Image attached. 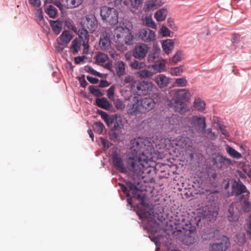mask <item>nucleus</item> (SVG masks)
<instances>
[{
	"instance_id": "1",
	"label": "nucleus",
	"mask_w": 251,
	"mask_h": 251,
	"mask_svg": "<svg viewBox=\"0 0 251 251\" xmlns=\"http://www.w3.org/2000/svg\"><path fill=\"white\" fill-rule=\"evenodd\" d=\"M152 145L148 140L138 138L131 141L129 156L127 159L128 170L136 176H141L151 166Z\"/></svg>"
},
{
	"instance_id": "2",
	"label": "nucleus",
	"mask_w": 251,
	"mask_h": 251,
	"mask_svg": "<svg viewBox=\"0 0 251 251\" xmlns=\"http://www.w3.org/2000/svg\"><path fill=\"white\" fill-rule=\"evenodd\" d=\"M232 189L228 191V196H239L238 200L228 207L226 217L230 222H236L242 212L251 211V202L249 201L250 192L240 180L233 181Z\"/></svg>"
},
{
	"instance_id": "3",
	"label": "nucleus",
	"mask_w": 251,
	"mask_h": 251,
	"mask_svg": "<svg viewBox=\"0 0 251 251\" xmlns=\"http://www.w3.org/2000/svg\"><path fill=\"white\" fill-rule=\"evenodd\" d=\"M218 211L216 208L211 206H206L201 209H200L197 212L196 216L194 218V221L192 219L190 220L189 218L185 213H177L175 216V220L177 222V224L180 225L183 227L184 226H189L192 224L199 225V223L201 219L207 218L209 221L214 220L217 217Z\"/></svg>"
},
{
	"instance_id": "4",
	"label": "nucleus",
	"mask_w": 251,
	"mask_h": 251,
	"mask_svg": "<svg viewBox=\"0 0 251 251\" xmlns=\"http://www.w3.org/2000/svg\"><path fill=\"white\" fill-rule=\"evenodd\" d=\"M133 36L127 28H117L114 35L115 45L118 50L124 51L126 50V45L133 44Z\"/></svg>"
},
{
	"instance_id": "5",
	"label": "nucleus",
	"mask_w": 251,
	"mask_h": 251,
	"mask_svg": "<svg viewBox=\"0 0 251 251\" xmlns=\"http://www.w3.org/2000/svg\"><path fill=\"white\" fill-rule=\"evenodd\" d=\"M100 15L103 22L110 25H115L118 23V13L114 8L102 6L100 8Z\"/></svg>"
},
{
	"instance_id": "6",
	"label": "nucleus",
	"mask_w": 251,
	"mask_h": 251,
	"mask_svg": "<svg viewBox=\"0 0 251 251\" xmlns=\"http://www.w3.org/2000/svg\"><path fill=\"white\" fill-rule=\"evenodd\" d=\"M188 131L192 134L203 132L206 127L205 119L203 116H193L189 121Z\"/></svg>"
},
{
	"instance_id": "7",
	"label": "nucleus",
	"mask_w": 251,
	"mask_h": 251,
	"mask_svg": "<svg viewBox=\"0 0 251 251\" xmlns=\"http://www.w3.org/2000/svg\"><path fill=\"white\" fill-rule=\"evenodd\" d=\"M170 146L172 148L176 149H187L192 146V142L189 138L179 136L176 139L174 140H170Z\"/></svg>"
},
{
	"instance_id": "8",
	"label": "nucleus",
	"mask_w": 251,
	"mask_h": 251,
	"mask_svg": "<svg viewBox=\"0 0 251 251\" xmlns=\"http://www.w3.org/2000/svg\"><path fill=\"white\" fill-rule=\"evenodd\" d=\"M212 162L214 165L219 169L224 170L232 165V161L230 159L227 158L220 154H217L213 158Z\"/></svg>"
},
{
	"instance_id": "9",
	"label": "nucleus",
	"mask_w": 251,
	"mask_h": 251,
	"mask_svg": "<svg viewBox=\"0 0 251 251\" xmlns=\"http://www.w3.org/2000/svg\"><path fill=\"white\" fill-rule=\"evenodd\" d=\"M83 27L87 28L91 33L95 32L98 27V21L93 15H88L85 16L81 21Z\"/></svg>"
},
{
	"instance_id": "10",
	"label": "nucleus",
	"mask_w": 251,
	"mask_h": 251,
	"mask_svg": "<svg viewBox=\"0 0 251 251\" xmlns=\"http://www.w3.org/2000/svg\"><path fill=\"white\" fill-rule=\"evenodd\" d=\"M229 245V239L226 236H223L218 242L212 244L209 250L210 251H226Z\"/></svg>"
},
{
	"instance_id": "11",
	"label": "nucleus",
	"mask_w": 251,
	"mask_h": 251,
	"mask_svg": "<svg viewBox=\"0 0 251 251\" xmlns=\"http://www.w3.org/2000/svg\"><path fill=\"white\" fill-rule=\"evenodd\" d=\"M149 47L146 44L140 43L135 45L132 51V55L135 58L142 60L146 57Z\"/></svg>"
},
{
	"instance_id": "12",
	"label": "nucleus",
	"mask_w": 251,
	"mask_h": 251,
	"mask_svg": "<svg viewBox=\"0 0 251 251\" xmlns=\"http://www.w3.org/2000/svg\"><path fill=\"white\" fill-rule=\"evenodd\" d=\"M139 37L146 43L153 42L156 39L155 32L147 28H143L139 31Z\"/></svg>"
},
{
	"instance_id": "13",
	"label": "nucleus",
	"mask_w": 251,
	"mask_h": 251,
	"mask_svg": "<svg viewBox=\"0 0 251 251\" xmlns=\"http://www.w3.org/2000/svg\"><path fill=\"white\" fill-rule=\"evenodd\" d=\"M153 85L151 82L142 81L136 85L137 93L138 95H146L150 94L152 90Z\"/></svg>"
},
{
	"instance_id": "14",
	"label": "nucleus",
	"mask_w": 251,
	"mask_h": 251,
	"mask_svg": "<svg viewBox=\"0 0 251 251\" xmlns=\"http://www.w3.org/2000/svg\"><path fill=\"white\" fill-rule=\"evenodd\" d=\"M112 159L113 166L115 168L121 173L127 172V167L124 166L123 161L121 157V155L115 151L112 153Z\"/></svg>"
},
{
	"instance_id": "15",
	"label": "nucleus",
	"mask_w": 251,
	"mask_h": 251,
	"mask_svg": "<svg viewBox=\"0 0 251 251\" xmlns=\"http://www.w3.org/2000/svg\"><path fill=\"white\" fill-rule=\"evenodd\" d=\"M96 63L106 69H109L112 67V62L108 55L104 53H99L95 57Z\"/></svg>"
},
{
	"instance_id": "16",
	"label": "nucleus",
	"mask_w": 251,
	"mask_h": 251,
	"mask_svg": "<svg viewBox=\"0 0 251 251\" xmlns=\"http://www.w3.org/2000/svg\"><path fill=\"white\" fill-rule=\"evenodd\" d=\"M168 105L173 107L175 111L181 114L185 113L188 110L184 101L177 100H172L168 101Z\"/></svg>"
},
{
	"instance_id": "17",
	"label": "nucleus",
	"mask_w": 251,
	"mask_h": 251,
	"mask_svg": "<svg viewBox=\"0 0 251 251\" xmlns=\"http://www.w3.org/2000/svg\"><path fill=\"white\" fill-rule=\"evenodd\" d=\"M198 238L196 229L195 228H193L186 231L182 242L184 244L189 245L196 242Z\"/></svg>"
},
{
	"instance_id": "18",
	"label": "nucleus",
	"mask_w": 251,
	"mask_h": 251,
	"mask_svg": "<svg viewBox=\"0 0 251 251\" xmlns=\"http://www.w3.org/2000/svg\"><path fill=\"white\" fill-rule=\"evenodd\" d=\"M141 107L139 100L134 97L132 100V102L130 101V103L127 105V112L132 115L143 113Z\"/></svg>"
},
{
	"instance_id": "19",
	"label": "nucleus",
	"mask_w": 251,
	"mask_h": 251,
	"mask_svg": "<svg viewBox=\"0 0 251 251\" xmlns=\"http://www.w3.org/2000/svg\"><path fill=\"white\" fill-rule=\"evenodd\" d=\"M140 106L143 113L152 110L155 105V102L151 98H144L139 100Z\"/></svg>"
},
{
	"instance_id": "20",
	"label": "nucleus",
	"mask_w": 251,
	"mask_h": 251,
	"mask_svg": "<svg viewBox=\"0 0 251 251\" xmlns=\"http://www.w3.org/2000/svg\"><path fill=\"white\" fill-rule=\"evenodd\" d=\"M127 187L129 188V191H132V197L139 200L140 204L145 207V196L139 194V190L136 185L130 183L127 184Z\"/></svg>"
},
{
	"instance_id": "21",
	"label": "nucleus",
	"mask_w": 251,
	"mask_h": 251,
	"mask_svg": "<svg viewBox=\"0 0 251 251\" xmlns=\"http://www.w3.org/2000/svg\"><path fill=\"white\" fill-rule=\"evenodd\" d=\"M99 45L101 49L103 50H108L111 47V41L108 34L105 32L100 35Z\"/></svg>"
},
{
	"instance_id": "22",
	"label": "nucleus",
	"mask_w": 251,
	"mask_h": 251,
	"mask_svg": "<svg viewBox=\"0 0 251 251\" xmlns=\"http://www.w3.org/2000/svg\"><path fill=\"white\" fill-rule=\"evenodd\" d=\"M77 35L82 42L84 50L89 47V35L85 28L83 27L78 29Z\"/></svg>"
},
{
	"instance_id": "23",
	"label": "nucleus",
	"mask_w": 251,
	"mask_h": 251,
	"mask_svg": "<svg viewBox=\"0 0 251 251\" xmlns=\"http://www.w3.org/2000/svg\"><path fill=\"white\" fill-rule=\"evenodd\" d=\"M189 96L190 93L189 91L185 89H178L174 94V97L176 100L183 101L188 100Z\"/></svg>"
},
{
	"instance_id": "24",
	"label": "nucleus",
	"mask_w": 251,
	"mask_h": 251,
	"mask_svg": "<svg viewBox=\"0 0 251 251\" xmlns=\"http://www.w3.org/2000/svg\"><path fill=\"white\" fill-rule=\"evenodd\" d=\"M143 0H126L124 3L125 5L129 7L130 10L133 12H135L140 7L143 3Z\"/></svg>"
},
{
	"instance_id": "25",
	"label": "nucleus",
	"mask_w": 251,
	"mask_h": 251,
	"mask_svg": "<svg viewBox=\"0 0 251 251\" xmlns=\"http://www.w3.org/2000/svg\"><path fill=\"white\" fill-rule=\"evenodd\" d=\"M155 82L159 87L164 88L169 83V79L163 75H159L155 79Z\"/></svg>"
},
{
	"instance_id": "26",
	"label": "nucleus",
	"mask_w": 251,
	"mask_h": 251,
	"mask_svg": "<svg viewBox=\"0 0 251 251\" xmlns=\"http://www.w3.org/2000/svg\"><path fill=\"white\" fill-rule=\"evenodd\" d=\"M60 40L63 44H68L73 38V35L69 30H64L60 36Z\"/></svg>"
},
{
	"instance_id": "27",
	"label": "nucleus",
	"mask_w": 251,
	"mask_h": 251,
	"mask_svg": "<svg viewBox=\"0 0 251 251\" xmlns=\"http://www.w3.org/2000/svg\"><path fill=\"white\" fill-rule=\"evenodd\" d=\"M115 70L118 76L123 75L125 74V64L122 61H119L115 64Z\"/></svg>"
},
{
	"instance_id": "28",
	"label": "nucleus",
	"mask_w": 251,
	"mask_h": 251,
	"mask_svg": "<svg viewBox=\"0 0 251 251\" xmlns=\"http://www.w3.org/2000/svg\"><path fill=\"white\" fill-rule=\"evenodd\" d=\"M81 43L77 39H74L71 44L70 50L74 55L76 54L81 48Z\"/></svg>"
},
{
	"instance_id": "29",
	"label": "nucleus",
	"mask_w": 251,
	"mask_h": 251,
	"mask_svg": "<svg viewBox=\"0 0 251 251\" xmlns=\"http://www.w3.org/2000/svg\"><path fill=\"white\" fill-rule=\"evenodd\" d=\"M174 43L171 39H167L162 43V46L164 51L169 54L170 51L174 48Z\"/></svg>"
},
{
	"instance_id": "30",
	"label": "nucleus",
	"mask_w": 251,
	"mask_h": 251,
	"mask_svg": "<svg viewBox=\"0 0 251 251\" xmlns=\"http://www.w3.org/2000/svg\"><path fill=\"white\" fill-rule=\"evenodd\" d=\"M226 151L227 153L232 158L236 159L242 158V154L229 145H226Z\"/></svg>"
},
{
	"instance_id": "31",
	"label": "nucleus",
	"mask_w": 251,
	"mask_h": 251,
	"mask_svg": "<svg viewBox=\"0 0 251 251\" xmlns=\"http://www.w3.org/2000/svg\"><path fill=\"white\" fill-rule=\"evenodd\" d=\"M45 12L52 18H55L57 16L58 10L56 7L52 5L46 6L45 8Z\"/></svg>"
},
{
	"instance_id": "32",
	"label": "nucleus",
	"mask_w": 251,
	"mask_h": 251,
	"mask_svg": "<svg viewBox=\"0 0 251 251\" xmlns=\"http://www.w3.org/2000/svg\"><path fill=\"white\" fill-rule=\"evenodd\" d=\"M97 105L103 109H109L110 107V104L106 98H98L96 99Z\"/></svg>"
},
{
	"instance_id": "33",
	"label": "nucleus",
	"mask_w": 251,
	"mask_h": 251,
	"mask_svg": "<svg viewBox=\"0 0 251 251\" xmlns=\"http://www.w3.org/2000/svg\"><path fill=\"white\" fill-rule=\"evenodd\" d=\"M83 0H62L64 4L69 8H75L80 5Z\"/></svg>"
},
{
	"instance_id": "34",
	"label": "nucleus",
	"mask_w": 251,
	"mask_h": 251,
	"mask_svg": "<svg viewBox=\"0 0 251 251\" xmlns=\"http://www.w3.org/2000/svg\"><path fill=\"white\" fill-rule=\"evenodd\" d=\"M152 69L157 72H162L165 70V63L164 60L156 61V62L151 66Z\"/></svg>"
},
{
	"instance_id": "35",
	"label": "nucleus",
	"mask_w": 251,
	"mask_h": 251,
	"mask_svg": "<svg viewBox=\"0 0 251 251\" xmlns=\"http://www.w3.org/2000/svg\"><path fill=\"white\" fill-rule=\"evenodd\" d=\"M50 23L52 30L55 33L58 34L62 29V25L61 22L57 20L55 21H50Z\"/></svg>"
},
{
	"instance_id": "36",
	"label": "nucleus",
	"mask_w": 251,
	"mask_h": 251,
	"mask_svg": "<svg viewBox=\"0 0 251 251\" xmlns=\"http://www.w3.org/2000/svg\"><path fill=\"white\" fill-rule=\"evenodd\" d=\"M167 14V9H161L155 13L154 17L157 21H162L165 19Z\"/></svg>"
},
{
	"instance_id": "37",
	"label": "nucleus",
	"mask_w": 251,
	"mask_h": 251,
	"mask_svg": "<svg viewBox=\"0 0 251 251\" xmlns=\"http://www.w3.org/2000/svg\"><path fill=\"white\" fill-rule=\"evenodd\" d=\"M143 22L146 26L152 28H156V24L152 20L151 15L146 16L145 18L143 19Z\"/></svg>"
},
{
	"instance_id": "38",
	"label": "nucleus",
	"mask_w": 251,
	"mask_h": 251,
	"mask_svg": "<svg viewBox=\"0 0 251 251\" xmlns=\"http://www.w3.org/2000/svg\"><path fill=\"white\" fill-rule=\"evenodd\" d=\"M112 131H119L123 127V124L121 117H117L113 124Z\"/></svg>"
},
{
	"instance_id": "39",
	"label": "nucleus",
	"mask_w": 251,
	"mask_h": 251,
	"mask_svg": "<svg viewBox=\"0 0 251 251\" xmlns=\"http://www.w3.org/2000/svg\"><path fill=\"white\" fill-rule=\"evenodd\" d=\"M205 104L203 100L200 99H196L194 102V106L200 111H202L205 109Z\"/></svg>"
},
{
	"instance_id": "40",
	"label": "nucleus",
	"mask_w": 251,
	"mask_h": 251,
	"mask_svg": "<svg viewBox=\"0 0 251 251\" xmlns=\"http://www.w3.org/2000/svg\"><path fill=\"white\" fill-rule=\"evenodd\" d=\"M93 128L94 131L99 134L102 133L103 128H104V125L100 122H96L93 125Z\"/></svg>"
},
{
	"instance_id": "41",
	"label": "nucleus",
	"mask_w": 251,
	"mask_h": 251,
	"mask_svg": "<svg viewBox=\"0 0 251 251\" xmlns=\"http://www.w3.org/2000/svg\"><path fill=\"white\" fill-rule=\"evenodd\" d=\"M139 76L141 78L150 77L154 75V73L148 70L144 69L138 72Z\"/></svg>"
},
{
	"instance_id": "42",
	"label": "nucleus",
	"mask_w": 251,
	"mask_h": 251,
	"mask_svg": "<svg viewBox=\"0 0 251 251\" xmlns=\"http://www.w3.org/2000/svg\"><path fill=\"white\" fill-rule=\"evenodd\" d=\"M89 89L90 93L95 96L100 97L103 95V93L100 91V90L97 88L95 86H90L89 87Z\"/></svg>"
},
{
	"instance_id": "43",
	"label": "nucleus",
	"mask_w": 251,
	"mask_h": 251,
	"mask_svg": "<svg viewBox=\"0 0 251 251\" xmlns=\"http://www.w3.org/2000/svg\"><path fill=\"white\" fill-rule=\"evenodd\" d=\"M146 65L144 62H140L135 60L130 63V67L133 69H141L145 67Z\"/></svg>"
},
{
	"instance_id": "44",
	"label": "nucleus",
	"mask_w": 251,
	"mask_h": 251,
	"mask_svg": "<svg viewBox=\"0 0 251 251\" xmlns=\"http://www.w3.org/2000/svg\"><path fill=\"white\" fill-rule=\"evenodd\" d=\"M84 70L88 73H90L92 75H95L97 76L101 77V74L94 70L91 66H85L84 68Z\"/></svg>"
},
{
	"instance_id": "45",
	"label": "nucleus",
	"mask_w": 251,
	"mask_h": 251,
	"mask_svg": "<svg viewBox=\"0 0 251 251\" xmlns=\"http://www.w3.org/2000/svg\"><path fill=\"white\" fill-rule=\"evenodd\" d=\"M183 66H180L177 67H176L172 69L171 74L176 76L180 75L181 73L183 72Z\"/></svg>"
},
{
	"instance_id": "46",
	"label": "nucleus",
	"mask_w": 251,
	"mask_h": 251,
	"mask_svg": "<svg viewBox=\"0 0 251 251\" xmlns=\"http://www.w3.org/2000/svg\"><path fill=\"white\" fill-rule=\"evenodd\" d=\"M175 83L178 87H184L187 85V81L185 78H178L176 79Z\"/></svg>"
},
{
	"instance_id": "47",
	"label": "nucleus",
	"mask_w": 251,
	"mask_h": 251,
	"mask_svg": "<svg viewBox=\"0 0 251 251\" xmlns=\"http://www.w3.org/2000/svg\"><path fill=\"white\" fill-rule=\"evenodd\" d=\"M182 55V53L181 51H177L172 58V62L176 64L180 61L181 60Z\"/></svg>"
},
{
	"instance_id": "48",
	"label": "nucleus",
	"mask_w": 251,
	"mask_h": 251,
	"mask_svg": "<svg viewBox=\"0 0 251 251\" xmlns=\"http://www.w3.org/2000/svg\"><path fill=\"white\" fill-rule=\"evenodd\" d=\"M235 180L233 179H229L227 181L225 180V184L224 185V188L225 190L227 191L228 193V191H230L232 189V185L233 184V181H235Z\"/></svg>"
},
{
	"instance_id": "49",
	"label": "nucleus",
	"mask_w": 251,
	"mask_h": 251,
	"mask_svg": "<svg viewBox=\"0 0 251 251\" xmlns=\"http://www.w3.org/2000/svg\"><path fill=\"white\" fill-rule=\"evenodd\" d=\"M203 131H204L205 134L206 135L207 137L211 140L215 139L217 137V136L212 132V129L210 128L206 130L205 129Z\"/></svg>"
},
{
	"instance_id": "50",
	"label": "nucleus",
	"mask_w": 251,
	"mask_h": 251,
	"mask_svg": "<svg viewBox=\"0 0 251 251\" xmlns=\"http://www.w3.org/2000/svg\"><path fill=\"white\" fill-rule=\"evenodd\" d=\"M237 242L240 245H243L246 242L245 234L244 233L239 234L237 235Z\"/></svg>"
},
{
	"instance_id": "51",
	"label": "nucleus",
	"mask_w": 251,
	"mask_h": 251,
	"mask_svg": "<svg viewBox=\"0 0 251 251\" xmlns=\"http://www.w3.org/2000/svg\"><path fill=\"white\" fill-rule=\"evenodd\" d=\"M117 117H109V115L105 119L104 121L106 122V124L109 126H112L113 124L114 123L115 120H116Z\"/></svg>"
},
{
	"instance_id": "52",
	"label": "nucleus",
	"mask_w": 251,
	"mask_h": 251,
	"mask_svg": "<svg viewBox=\"0 0 251 251\" xmlns=\"http://www.w3.org/2000/svg\"><path fill=\"white\" fill-rule=\"evenodd\" d=\"M108 50L109 54L112 58L114 59H118L119 58V55L114 49H111L110 47Z\"/></svg>"
},
{
	"instance_id": "53",
	"label": "nucleus",
	"mask_w": 251,
	"mask_h": 251,
	"mask_svg": "<svg viewBox=\"0 0 251 251\" xmlns=\"http://www.w3.org/2000/svg\"><path fill=\"white\" fill-rule=\"evenodd\" d=\"M147 9L148 10L154 9L157 8L156 4L153 0H149L146 3Z\"/></svg>"
},
{
	"instance_id": "54",
	"label": "nucleus",
	"mask_w": 251,
	"mask_h": 251,
	"mask_svg": "<svg viewBox=\"0 0 251 251\" xmlns=\"http://www.w3.org/2000/svg\"><path fill=\"white\" fill-rule=\"evenodd\" d=\"M107 95L108 98L111 100L114 98V87L113 86H111L107 90Z\"/></svg>"
},
{
	"instance_id": "55",
	"label": "nucleus",
	"mask_w": 251,
	"mask_h": 251,
	"mask_svg": "<svg viewBox=\"0 0 251 251\" xmlns=\"http://www.w3.org/2000/svg\"><path fill=\"white\" fill-rule=\"evenodd\" d=\"M115 107L117 109L122 110L125 108V105L121 100L118 99L115 102Z\"/></svg>"
},
{
	"instance_id": "56",
	"label": "nucleus",
	"mask_w": 251,
	"mask_h": 251,
	"mask_svg": "<svg viewBox=\"0 0 251 251\" xmlns=\"http://www.w3.org/2000/svg\"><path fill=\"white\" fill-rule=\"evenodd\" d=\"M161 33L163 36H170V31L166 26H162L161 28Z\"/></svg>"
},
{
	"instance_id": "57",
	"label": "nucleus",
	"mask_w": 251,
	"mask_h": 251,
	"mask_svg": "<svg viewBox=\"0 0 251 251\" xmlns=\"http://www.w3.org/2000/svg\"><path fill=\"white\" fill-rule=\"evenodd\" d=\"M133 81V76L130 75H126L124 80H123V84L124 85H125L126 84L130 83L132 82Z\"/></svg>"
},
{
	"instance_id": "58",
	"label": "nucleus",
	"mask_w": 251,
	"mask_h": 251,
	"mask_svg": "<svg viewBox=\"0 0 251 251\" xmlns=\"http://www.w3.org/2000/svg\"><path fill=\"white\" fill-rule=\"evenodd\" d=\"M157 54L155 52L149 54L148 57V61L149 63H151L154 61L155 58L157 57Z\"/></svg>"
},
{
	"instance_id": "59",
	"label": "nucleus",
	"mask_w": 251,
	"mask_h": 251,
	"mask_svg": "<svg viewBox=\"0 0 251 251\" xmlns=\"http://www.w3.org/2000/svg\"><path fill=\"white\" fill-rule=\"evenodd\" d=\"M86 58L85 56H77L75 58V63L76 64L81 63L84 61V59Z\"/></svg>"
},
{
	"instance_id": "60",
	"label": "nucleus",
	"mask_w": 251,
	"mask_h": 251,
	"mask_svg": "<svg viewBox=\"0 0 251 251\" xmlns=\"http://www.w3.org/2000/svg\"><path fill=\"white\" fill-rule=\"evenodd\" d=\"M100 141L101 145L103 147V148H106V149L109 148V146L108 145V141L106 139H105L102 137H100Z\"/></svg>"
},
{
	"instance_id": "61",
	"label": "nucleus",
	"mask_w": 251,
	"mask_h": 251,
	"mask_svg": "<svg viewBox=\"0 0 251 251\" xmlns=\"http://www.w3.org/2000/svg\"><path fill=\"white\" fill-rule=\"evenodd\" d=\"M30 4L34 7H39L40 5V0H28Z\"/></svg>"
},
{
	"instance_id": "62",
	"label": "nucleus",
	"mask_w": 251,
	"mask_h": 251,
	"mask_svg": "<svg viewBox=\"0 0 251 251\" xmlns=\"http://www.w3.org/2000/svg\"><path fill=\"white\" fill-rule=\"evenodd\" d=\"M87 79L92 84H97L99 82V79L97 78L93 77L90 76H87Z\"/></svg>"
},
{
	"instance_id": "63",
	"label": "nucleus",
	"mask_w": 251,
	"mask_h": 251,
	"mask_svg": "<svg viewBox=\"0 0 251 251\" xmlns=\"http://www.w3.org/2000/svg\"><path fill=\"white\" fill-rule=\"evenodd\" d=\"M109 85V83L106 80H100V83L99 85V87L104 88L108 87Z\"/></svg>"
},
{
	"instance_id": "64",
	"label": "nucleus",
	"mask_w": 251,
	"mask_h": 251,
	"mask_svg": "<svg viewBox=\"0 0 251 251\" xmlns=\"http://www.w3.org/2000/svg\"><path fill=\"white\" fill-rule=\"evenodd\" d=\"M120 185L124 193L127 197L129 195V191L127 190V188L123 184H120Z\"/></svg>"
}]
</instances>
